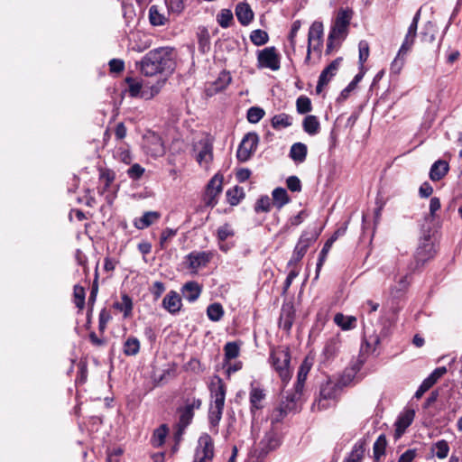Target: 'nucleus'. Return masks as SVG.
<instances>
[{
    "label": "nucleus",
    "instance_id": "1",
    "mask_svg": "<svg viewBox=\"0 0 462 462\" xmlns=\"http://www.w3.org/2000/svg\"><path fill=\"white\" fill-rule=\"evenodd\" d=\"M174 51L170 47L156 48L145 54L140 61V70L145 76H154L174 69Z\"/></svg>",
    "mask_w": 462,
    "mask_h": 462
},
{
    "label": "nucleus",
    "instance_id": "2",
    "mask_svg": "<svg viewBox=\"0 0 462 462\" xmlns=\"http://www.w3.org/2000/svg\"><path fill=\"white\" fill-rule=\"evenodd\" d=\"M211 394V403L209 407V420L212 425H216L221 419L225 399L226 385L219 376H214L209 385Z\"/></svg>",
    "mask_w": 462,
    "mask_h": 462
},
{
    "label": "nucleus",
    "instance_id": "3",
    "mask_svg": "<svg viewBox=\"0 0 462 462\" xmlns=\"http://www.w3.org/2000/svg\"><path fill=\"white\" fill-rule=\"evenodd\" d=\"M269 363L282 382H288L291 378V351L288 346L273 347L270 351Z\"/></svg>",
    "mask_w": 462,
    "mask_h": 462
},
{
    "label": "nucleus",
    "instance_id": "4",
    "mask_svg": "<svg viewBox=\"0 0 462 462\" xmlns=\"http://www.w3.org/2000/svg\"><path fill=\"white\" fill-rule=\"evenodd\" d=\"M353 17V11L349 8L339 9L336 17V20L330 29L327 49L330 51L333 47V43L337 40H343L348 32V26Z\"/></svg>",
    "mask_w": 462,
    "mask_h": 462
},
{
    "label": "nucleus",
    "instance_id": "5",
    "mask_svg": "<svg viewBox=\"0 0 462 462\" xmlns=\"http://www.w3.org/2000/svg\"><path fill=\"white\" fill-rule=\"evenodd\" d=\"M301 394L302 391L296 388L293 393H287L280 406L273 411L271 415L272 423L280 422L288 414L299 411L301 407Z\"/></svg>",
    "mask_w": 462,
    "mask_h": 462
},
{
    "label": "nucleus",
    "instance_id": "6",
    "mask_svg": "<svg viewBox=\"0 0 462 462\" xmlns=\"http://www.w3.org/2000/svg\"><path fill=\"white\" fill-rule=\"evenodd\" d=\"M125 80L128 85V92L131 97H140L145 99H150L157 95L164 83V81H158L156 85L150 87V90H147V85L140 82L136 79L127 78Z\"/></svg>",
    "mask_w": 462,
    "mask_h": 462
},
{
    "label": "nucleus",
    "instance_id": "7",
    "mask_svg": "<svg viewBox=\"0 0 462 462\" xmlns=\"http://www.w3.org/2000/svg\"><path fill=\"white\" fill-rule=\"evenodd\" d=\"M251 451L258 457H263L281 444L280 435H255Z\"/></svg>",
    "mask_w": 462,
    "mask_h": 462
},
{
    "label": "nucleus",
    "instance_id": "8",
    "mask_svg": "<svg viewBox=\"0 0 462 462\" xmlns=\"http://www.w3.org/2000/svg\"><path fill=\"white\" fill-rule=\"evenodd\" d=\"M200 405V400L193 399L191 402H188L183 408L179 410V420L175 424L174 433H182L185 430L192 421L194 410L199 409Z\"/></svg>",
    "mask_w": 462,
    "mask_h": 462
},
{
    "label": "nucleus",
    "instance_id": "9",
    "mask_svg": "<svg viewBox=\"0 0 462 462\" xmlns=\"http://www.w3.org/2000/svg\"><path fill=\"white\" fill-rule=\"evenodd\" d=\"M143 149L152 157H161L165 153L162 139L154 132H148L143 135Z\"/></svg>",
    "mask_w": 462,
    "mask_h": 462
},
{
    "label": "nucleus",
    "instance_id": "10",
    "mask_svg": "<svg viewBox=\"0 0 462 462\" xmlns=\"http://www.w3.org/2000/svg\"><path fill=\"white\" fill-rule=\"evenodd\" d=\"M258 143L259 137L257 134L247 133L242 139L236 152L238 161L243 162L248 161L252 154L256 151Z\"/></svg>",
    "mask_w": 462,
    "mask_h": 462
},
{
    "label": "nucleus",
    "instance_id": "11",
    "mask_svg": "<svg viewBox=\"0 0 462 462\" xmlns=\"http://www.w3.org/2000/svg\"><path fill=\"white\" fill-rule=\"evenodd\" d=\"M434 245L430 240V236H427L421 238L414 255L415 266L413 269L422 266L428 260L434 256Z\"/></svg>",
    "mask_w": 462,
    "mask_h": 462
},
{
    "label": "nucleus",
    "instance_id": "12",
    "mask_svg": "<svg viewBox=\"0 0 462 462\" xmlns=\"http://www.w3.org/2000/svg\"><path fill=\"white\" fill-rule=\"evenodd\" d=\"M257 61L260 68H267L272 70H278L280 69V56L275 47L273 46L259 51Z\"/></svg>",
    "mask_w": 462,
    "mask_h": 462
},
{
    "label": "nucleus",
    "instance_id": "13",
    "mask_svg": "<svg viewBox=\"0 0 462 462\" xmlns=\"http://www.w3.org/2000/svg\"><path fill=\"white\" fill-rule=\"evenodd\" d=\"M319 234L316 232L309 233V232H303L300 236L291 256V259L289 262V264H291L292 263H298L300 262L302 257L305 255L308 248L310 245L316 241L318 238Z\"/></svg>",
    "mask_w": 462,
    "mask_h": 462
},
{
    "label": "nucleus",
    "instance_id": "14",
    "mask_svg": "<svg viewBox=\"0 0 462 462\" xmlns=\"http://www.w3.org/2000/svg\"><path fill=\"white\" fill-rule=\"evenodd\" d=\"M323 23L315 21L310 27L308 34V50L306 60H310L311 50H319L322 44Z\"/></svg>",
    "mask_w": 462,
    "mask_h": 462
},
{
    "label": "nucleus",
    "instance_id": "15",
    "mask_svg": "<svg viewBox=\"0 0 462 462\" xmlns=\"http://www.w3.org/2000/svg\"><path fill=\"white\" fill-rule=\"evenodd\" d=\"M222 184L223 176L220 174L214 175L209 180L204 197V201L207 206L214 207L217 204V198L222 192Z\"/></svg>",
    "mask_w": 462,
    "mask_h": 462
},
{
    "label": "nucleus",
    "instance_id": "16",
    "mask_svg": "<svg viewBox=\"0 0 462 462\" xmlns=\"http://www.w3.org/2000/svg\"><path fill=\"white\" fill-rule=\"evenodd\" d=\"M342 59L338 58L333 60L328 67H326L319 75V81L316 87V92L321 93L323 87L326 86L331 79L336 75Z\"/></svg>",
    "mask_w": 462,
    "mask_h": 462
},
{
    "label": "nucleus",
    "instance_id": "17",
    "mask_svg": "<svg viewBox=\"0 0 462 462\" xmlns=\"http://www.w3.org/2000/svg\"><path fill=\"white\" fill-rule=\"evenodd\" d=\"M447 373L445 366L436 368L427 378L423 380L419 389L415 393L416 398H420L425 392L431 388L437 381Z\"/></svg>",
    "mask_w": 462,
    "mask_h": 462
},
{
    "label": "nucleus",
    "instance_id": "18",
    "mask_svg": "<svg viewBox=\"0 0 462 462\" xmlns=\"http://www.w3.org/2000/svg\"><path fill=\"white\" fill-rule=\"evenodd\" d=\"M214 442L210 435H201L198 440V445L195 448L194 454L203 456L204 457H214Z\"/></svg>",
    "mask_w": 462,
    "mask_h": 462
},
{
    "label": "nucleus",
    "instance_id": "19",
    "mask_svg": "<svg viewBox=\"0 0 462 462\" xmlns=\"http://www.w3.org/2000/svg\"><path fill=\"white\" fill-rule=\"evenodd\" d=\"M213 258V253L211 252H191L188 254L187 259L189 266L191 269L198 270L201 267H205Z\"/></svg>",
    "mask_w": 462,
    "mask_h": 462
},
{
    "label": "nucleus",
    "instance_id": "20",
    "mask_svg": "<svg viewBox=\"0 0 462 462\" xmlns=\"http://www.w3.org/2000/svg\"><path fill=\"white\" fill-rule=\"evenodd\" d=\"M201 149L197 155V162L204 168H208L213 159V145L209 139H205L199 143Z\"/></svg>",
    "mask_w": 462,
    "mask_h": 462
},
{
    "label": "nucleus",
    "instance_id": "21",
    "mask_svg": "<svg viewBox=\"0 0 462 462\" xmlns=\"http://www.w3.org/2000/svg\"><path fill=\"white\" fill-rule=\"evenodd\" d=\"M162 306L171 314H176L180 310L182 306L180 295L174 291H169L162 300Z\"/></svg>",
    "mask_w": 462,
    "mask_h": 462
},
{
    "label": "nucleus",
    "instance_id": "22",
    "mask_svg": "<svg viewBox=\"0 0 462 462\" xmlns=\"http://www.w3.org/2000/svg\"><path fill=\"white\" fill-rule=\"evenodd\" d=\"M340 387L338 383L331 379L326 380L322 383L319 388V396L322 397L323 400L335 401Z\"/></svg>",
    "mask_w": 462,
    "mask_h": 462
},
{
    "label": "nucleus",
    "instance_id": "23",
    "mask_svg": "<svg viewBox=\"0 0 462 462\" xmlns=\"http://www.w3.org/2000/svg\"><path fill=\"white\" fill-rule=\"evenodd\" d=\"M161 218V213L158 211H147L143 215L134 220V226L140 230L145 229L156 223Z\"/></svg>",
    "mask_w": 462,
    "mask_h": 462
},
{
    "label": "nucleus",
    "instance_id": "24",
    "mask_svg": "<svg viewBox=\"0 0 462 462\" xmlns=\"http://www.w3.org/2000/svg\"><path fill=\"white\" fill-rule=\"evenodd\" d=\"M415 412L411 409H406L400 413L394 422L395 433H403L404 430L411 424Z\"/></svg>",
    "mask_w": 462,
    "mask_h": 462
},
{
    "label": "nucleus",
    "instance_id": "25",
    "mask_svg": "<svg viewBox=\"0 0 462 462\" xmlns=\"http://www.w3.org/2000/svg\"><path fill=\"white\" fill-rule=\"evenodd\" d=\"M236 15L242 25H248L254 19V12L245 2H241L236 5Z\"/></svg>",
    "mask_w": 462,
    "mask_h": 462
},
{
    "label": "nucleus",
    "instance_id": "26",
    "mask_svg": "<svg viewBox=\"0 0 462 462\" xmlns=\"http://www.w3.org/2000/svg\"><path fill=\"white\" fill-rule=\"evenodd\" d=\"M149 20L153 26L164 25L168 21L164 8L156 5H152L149 9Z\"/></svg>",
    "mask_w": 462,
    "mask_h": 462
},
{
    "label": "nucleus",
    "instance_id": "27",
    "mask_svg": "<svg viewBox=\"0 0 462 462\" xmlns=\"http://www.w3.org/2000/svg\"><path fill=\"white\" fill-rule=\"evenodd\" d=\"M448 163L446 161L439 160L432 164L430 171V178L433 181H438L448 173Z\"/></svg>",
    "mask_w": 462,
    "mask_h": 462
},
{
    "label": "nucleus",
    "instance_id": "28",
    "mask_svg": "<svg viewBox=\"0 0 462 462\" xmlns=\"http://www.w3.org/2000/svg\"><path fill=\"white\" fill-rule=\"evenodd\" d=\"M340 347V338L332 337L328 338L324 346L322 356L326 360H329L336 356Z\"/></svg>",
    "mask_w": 462,
    "mask_h": 462
},
{
    "label": "nucleus",
    "instance_id": "29",
    "mask_svg": "<svg viewBox=\"0 0 462 462\" xmlns=\"http://www.w3.org/2000/svg\"><path fill=\"white\" fill-rule=\"evenodd\" d=\"M183 297L189 302L195 301L201 293V288L196 282L185 283L181 290Z\"/></svg>",
    "mask_w": 462,
    "mask_h": 462
},
{
    "label": "nucleus",
    "instance_id": "30",
    "mask_svg": "<svg viewBox=\"0 0 462 462\" xmlns=\"http://www.w3.org/2000/svg\"><path fill=\"white\" fill-rule=\"evenodd\" d=\"M312 366L311 361L308 358H305L301 363L297 375V383L295 384V388L299 391H303L304 383L307 379L308 374L310 373Z\"/></svg>",
    "mask_w": 462,
    "mask_h": 462
},
{
    "label": "nucleus",
    "instance_id": "31",
    "mask_svg": "<svg viewBox=\"0 0 462 462\" xmlns=\"http://www.w3.org/2000/svg\"><path fill=\"white\" fill-rule=\"evenodd\" d=\"M308 152L307 145L302 143H295L290 150V157L295 162L301 163L306 160Z\"/></svg>",
    "mask_w": 462,
    "mask_h": 462
},
{
    "label": "nucleus",
    "instance_id": "32",
    "mask_svg": "<svg viewBox=\"0 0 462 462\" xmlns=\"http://www.w3.org/2000/svg\"><path fill=\"white\" fill-rule=\"evenodd\" d=\"M265 398V393L263 390L254 387L253 384L250 390V403H251V411H254L255 410H260L263 408L262 402Z\"/></svg>",
    "mask_w": 462,
    "mask_h": 462
},
{
    "label": "nucleus",
    "instance_id": "33",
    "mask_svg": "<svg viewBox=\"0 0 462 462\" xmlns=\"http://www.w3.org/2000/svg\"><path fill=\"white\" fill-rule=\"evenodd\" d=\"M304 131L310 135H315L319 132L320 124L316 116H307L302 122Z\"/></svg>",
    "mask_w": 462,
    "mask_h": 462
},
{
    "label": "nucleus",
    "instance_id": "34",
    "mask_svg": "<svg viewBox=\"0 0 462 462\" xmlns=\"http://www.w3.org/2000/svg\"><path fill=\"white\" fill-rule=\"evenodd\" d=\"M133 307L134 304L131 297L125 293L121 296V301L114 303V308L124 312L125 318H128L132 315Z\"/></svg>",
    "mask_w": 462,
    "mask_h": 462
},
{
    "label": "nucleus",
    "instance_id": "35",
    "mask_svg": "<svg viewBox=\"0 0 462 462\" xmlns=\"http://www.w3.org/2000/svg\"><path fill=\"white\" fill-rule=\"evenodd\" d=\"M271 124L275 130L287 128L292 125V117L285 113H281L272 118Z\"/></svg>",
    "mask_w": 462,
    "mask_h": 462
},
{
    "label": "nucleus",
    "instance_id": "36",
    "mask_svg": "<svg viewBox=\"0 0 462 462\" xmlns=\"http://www.w3.org/2000/svg\"><path fill=\"white\" fill-rule=\"evenodd\" d=\"M231 76L229 72L222 71L218 79L213 83L212 88H209L210 93H217L224 90L231 82Z\"/></svg>",
    "mask_w": 462,
    "mask_h": 462
},
{
    "label": "nucleus",
    "instance_id": "37",
    "mask_svg": "<svg viewBox=\"0 0 462 462\" xmlns=\"http://www.w3.org/2000/svg\"><path fill=\"white\" fill-rule=\"evenodd\" d=\"M416 37L417 30L409 27L399 51H402V52L409 53L412 49Z\"/></svg>",
    "mask_w": 462,
    "mask_h": 462
},
{
    "label": "nucleus",
    "instance_id": "38",
    "mask_svg": "<svg viewBox=\"0 0 462 462\" xmlns=\"http://www.w3.org/2000/svg\"><path fill=\"white\" fill-rule=\"evenodd\" d=\"M140 350V341L134 337H129L124 343L123 352L125 356H136Z\"/></svg>",
    "mask_w": 462,
    "mask_h": 462
},
{
    "label": "nucleus",
    "instance_id": "39",
    "mask_svg": "<svg viewBox=\"0 0 462 462\" xmlns=\"http://www.w3.org/2000/svg\"><path fill=\"white\" fill-rule=\"evenodd\" d=\"M408 53L402 52V51H398L397 55L395 56L394 60L391 63L390 71L393 74L399 75L403 69L405 62H406V57Z\"/></svg>",
    "mask_w": 462,
    "mask_h": 462
},
{
    "label": "nucleus",
    "instance_id": "40",
    "mask_svg": "<svg viewBox=\"0 0 462 462\" xmlns=\"http://www.w3.org/2000/svg\"><path fill=\"white\" fill-rule=\"evenodd\" d=\"M245 197V191L242 187L235 186L226 191L227 201L230 205H237Z\"/></svg>",
    "mask_w": 462,
    "mask_h": 462
},
{
    "label": "nucleus",
    "instance_id": "41",
    "mask_svg": "<svg viewBox=\"0 0 462 462\" xmlns=\"http://www.w3.org/2000/svg\"><path fill=\"white\" fill-rule=\"evenodd\" d=\"M273 199L274 204L278 208H282L284 205L289 203L290 199L287 194V191L283 188H276L273 191Z\"/></svg>",
    "mask_w": 462,
    "mask_h": 462
},
{
    "label": "nucleus",
    "instance_id": "42",
    "mask_svg": "<svg viewBox=\"0 0 462 462\" xmlns=\"http://www.w3.org/2000/svg\"><path fill=\"white\" fill-rule=\"evenodd\" d=\"M356 321V318L347 317L342 313H337L334 317V322L344 330L354 328Z\"/></svg>",
    "mask_w": 462,
    "mask_h": 462
},
{
    "label": "nucleus",
    "instance_id": "43",
    "mask_svg": "<svg viewBox=\"0 0 462 462\" xmlns=\"http://www.w3.org/2000/svg\"><path fill=\"white\" fill-rule=\"evenodd\" d=\"M207 315L208 319L212 321H219L223 315L224 310L220 303H212L208 305L207 309Z\"/></svg>",
    "mask_w": 462,
    "mask_h": 462
},
{
    "label": "nucleus",
    "instance_id": "44",
    "mask_svg": "<svg viewBox=\"0 0 462 462\" xmlns=\"http://www.w3.org/2000/svg\"><path fill=\"white\" fill-rule=\"evenodd\" d=\"M233 13L229 9H222L217 15V22L222 28H228L233 22Z\"/></svg>",
    "mask_w": 462,
    "mask_h": 462
},
{
    "label": "nucleus",
    "instance_id": "45",
    "mask_svg": "<svg viewBox=\"0 0 462 462\" xmlns=\"http://www.w3.org/2000/svg\"><path fill=\"white\" fill-rule=\"evenodd\" d=\"M296 108L299 114H307L312 110L310 99L306 96H300L297 98Z\"/></svg>",
    "mask_w": 462,
    "mask_h": 462
},
{
    "label": "nucleus",
    "instance_id": "46",
    "mask_svg": "<svg viewBox=\"0 0 462 462\" xmlns=\"http://www.w3.org/2000/svg\"><path fill=\"white\" fill-rule=\"evenodd\" d=\"M235 236V231L231 225L229 224H224L223 226H219L217 230V236L218 242H225L228 238H231Z\"/></svg>",
    "mask_w": 462,
    "mask_h": 462
},
{
    "label": "nucleus",
    "instance_id": "47",
    "mask_svg": "<svg viewBox=\"0 0 462 462\" xmlns=\"http://www.w3.org/2000/svg\"><path fill=\"white\" fill-rule=\"evenodd\" d=\"M250 39L254 45L262 46L268 42L269 36L265 31L257 29L251 32Z\"/></svg>",
    "mask_w": 462,
    "mask_h": 462
},
{
    "label": "nucleus",
    "instance_id": "48",
    "mask_svg": "<svg viewBox=\"0 0 462 462\" xmlns=\"http://www.w3.org/2000/svg\"><path fill=\"white\" fill-rule=\"evenodd\" d=\"M73 295H74V302H75L76 306L79 310H82L85 306V296H86L84 287H82L80 285H75L74 290H73Z\"/></svg>",
    "mask_w": 462,
    "mask_h": 462
},
{
    "label": "nucleus",
    "instance_id": "49",
    "mask_svg": "<svg viewBox=\"0 0 462 462\" xmlns=\"http://www.w3.org/2000/svg\"><path fill=\"white\" fill-rule=\"evenodd\" d=\"M239 345L236 342H228L224 346L226 360H231L239 356Z\"/></svg>",
    "mask_w": 462,
    "mask_h": 462
},
{
    "label": "nucleus",
    "instance_id": "50",
    "mask_svg": "<svg viewBox=\"0 0 462 462\" xmlns=\"http://www.w3.org/2000/svg\"><path fill=\"white\" fill-rule=\"evenodd\" d=\"M386 448V439L384 435H380L379 438L374 444V456L376 459H379L383 455H384Z\"/></svg>",
    "mask_w": 462,
    "mask_h": 462
},
{
    "label": "nucleus",
    "instance_id": "51",
    "mask_svg": "<svg viewBox=\"0 0 462 462\" xmlns=\"http://www.w3.org/2000/svg\"><path fill=\"white\" fill-rule=\"evenodd\" d=\"M338 232L339 231L335 232V234L325 243V245L320 252L319 263L317 264L318 270H319L320 266L322 265L324 258L326 257V254L329 251L331 245L337 240Z\"/></svg>",
    "mask_w": 462,
    "mask_h": 462
},
{
    "label": "nucleus",
    "instance_id": "52",
    "mask_svg": "<svg viewBox=\"0 0 462 462\" xmlns=\"http://www.w3.org/2000/svg\"><path fill=\"white\" fill-rule=\"evenodd\" d=\"M264 116L263 109L253 106L250 107L247 111V120L252 124L258 123Z\"/></svg>",
    "mask_w": 462,
    "mask_h": 462
},
{
    "label": "nucleus",
    "instance_id": "53",
    "mask_svg": "<svg viewBox=\"0 0 462 462\" xmlns=\"http://www.w3.org/2000/svg\"><path fill=\"white\" fill-rule=\"evenodd\" d=\"M99 180L104 183V188L98 192L104 194L115 180V174L110 171H102L99 175Z\"/></svg>",
    "mask_w": 462,
    "mask_h": 462
},
{
    "label": "nucleus",
    "instance_id": "54",
    "mask_svg": "<svg viewBox=\"0 0 462 462\" xmlns=\"http://www.w3.org/2000/svg\"><path fill=\"white\" fill-rule=\"evenodd\" d=\"M435 27L432 23L429 22L425 27L424 31L421 32V40L423 42L431 43L435 41Z\"/></svg>",
    "mask_w": 462,
    "mask_h": 462
},
{
    "label": "nucleus",
    "instance_id": "55",
    "mask_svg": "<svg viewBox=\"0 0 462 462\" xmlns=\"http://www.w3.org/2000/svg\"><path fill=\"white\" fill-rule=\"evenodd\" d=\"M270 208L271 200L267 196L261 197L254 206V209L256 212H268L270 211Z\"/></svg>",
    "mask_w": 462,
    "mask_h": 462
},
{
    "label": "nucleus",
    "instance_id": "56",
    "mask_svg": "<svg viewBox=\"0 0 462 462\" xmlns=\"http://www.w3.org/2000/svg\"><path fill=\"white\" fill-rule=\"evenodd\" d=\"M333 401L331 400H323L322 397L319 396L312 404V411H323L329 408L332 404Z\"/></svg>",
    "mask_w": 462,
    "mask_h": 462
},
{
    "label": "nucleus",
    "instance_id": "57",
    "mask_svg": "<svg viewBox=\"0 0 462 462\" xmlns=\"http://www.w3.org/2000/svg\"><path fill=\"white\" fill-rule=\"evenodd\" d=\"M144 172V168H143L140 164L134 163L128 170L127 174L133 180H138L142 177Z\"/></svg>",
    "mask_w": 462,
    "mask_h": 462
},
{
    "label": "nucleus",
    "instance_id": "58",
    "mask_svg": "<svg viewBox=\"0 0 462 462\" xmlns=\"http://www.w3.org/2000/svg\"><path fill=\"white\" fill-rule=\"evenodd\" d=\"M286 184L288 189L292 192H299L301 190V182L297 176H290L286 180Z\"/></svg>",
    "mask_w": 462,
    "mask_h": 462
},
{
    "label": "nucleus",
    "instance_id": "59",
    "mask_svg": "<svg viewBox=\"0 0 462 462\" xmlns=\"http://www.w3.org/2000/svg\"><path fill=\"white\" fill-rule=\"evenodd\" d=\"M369 56V46L365 41L359 42V63L363 65Z\"/></svg>",
    "mask_w": 462,
    "mask_h": 462
},
{
    "label": "nucleus",
    "instance_id": "60",
    "mask_svg": "<svg viewBox=\"0 0 462 462\" xmlns=\"http://www.w3.org/2000/svg\"><path fill=\"white\" fill-rule=\"evenodd\" d=\"M436 456L439 458H445L448 454V445L446 441L441 440L436 444Z\"/></svg>",
    "mask_w": 462,
    "mask_h": 462
},
{
    "label": "nucleus",
    "instance_id": "61",
    "mask_svg": "<svg viewBox=\"0 0 462 462\" xmlns=\"http://www.w3.org/2000/svg\"><path fill=\"white\" fill-rule=\"evenodd\" d=\"M177 234V229H172V228H165L162 234H161V237H160V245H161V248H164V245L165 243L171 239V237H173L174 236H176Z\"/></svg>",
    "mask_w": 462,
    "mask_h": 462
},
{
    "label": "nucleus",
    "instance_id": "62",
    "mask_svg": "<svg viewBox=\"0 0 462 462\" xmlns=\"http://www.w3.org/2000/svg\"><path fill=\"white\" fill-rule=\"evenodd\" d=\"M112 317L110 313L106 309H102L99 313V330L104 331L106 329V324L110 321Z\"/></svg>",
    "mask_w": 462,
    "mask_h": 462
},
{
    "label": "nucleus",
    "instance_id": "63",
    "mask_svg": "<svg viewBox=\"0 0 462 462\" xmlns=\"http://www.w3.org/2000/svg\"><path fill=\"white\" fill-rule=\"evenodd\" d=\"M363 455V448L361 446H355L348 458L345 462H359Z\"/></svg>",
    "mask_w": 462,
    "mask_h": 462
},
{
    "label": "nucleus",
    "instance_id": "64",
    "mask_svg": "<svg viewBox=\"0 0 462 462\" xmlns=\"http://www.w3.org/2000/svg\"><path fill=\"white\" fill-rule=\"evenodd\" d=\"M109 67L112 72L118 73L124 70L125 63L122 60L113 59L109 61Z\"/></svg>",
    "mask_w": 462,
    "mask_h": 462
}]
</instances>
